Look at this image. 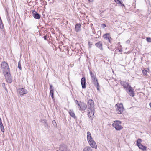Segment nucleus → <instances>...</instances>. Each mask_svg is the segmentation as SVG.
<instances>
[{
	"instance_id": "obj_30",
	"label": "nucleus",
	"mask_w": 151,
	"mask_h": 151,
	"mask_svg": "<svg viewBox=\"0 0 151 151\" xmlns=\"http://www.w3.org/2000/svg\"><path fill=\"white\" fill-rule=\"evenodd\" d=\"M121 4V6L122 7H124V8H125V5L123 4H122V3H121V4Z\"/></svg>"
},
{
	"instance_id": "obj_4",
	"label": "nucleus",
	"mask_w": 151,
	"mask_h": 151,
	"mask_svg": "<svg viewBox=\"0 0 151 151\" xmlns=\"http://www.w3.org/2000/svg\"><path fill=\"white\" fill-rule=\"evenodd\" d=\"M121 121L119 120H116L114 121L112 124V126L116 130H120L123 128V127L121 125Z\"/></svg>"
},
{
	"instance_id": "obj_9",
	"label": "nucleus",
	"mask_w": 151,
	"mask_h": 151,
	"mask_svg": "<svg viewBox=\"0 0 151 151\" xmlns=\"http://www.w3.org/2000/svg\"><path fill=\"white\" fill-rule=\"evenodd\" d=\"M78 106L79 107V109L81 110H84L87 108V105L83 103H81L80 104H78Z\"/></svg>"
},
{
	"instance_id": "obj_3",
	"label": "nucleus",
	"mask_w": 151,
	"mask_h": 151,
	"mask_svg": "<svg viewBox=\"0 0 151 151\" xmlns=\"http://www.w3.org/2000/svg\"><path fill=\"white\" fill-rule=\"evenodd\" d=\"M116 111L118 114H122L125 110V109L122 103L117 104H116Z\"/></svg>"
},
{
	"instance_id": "obj_23",
	"label": "nucleus",
	"mask_w": 151,
	"mask_h": 151,
	"mask_svg": "<svg viewBox=\"0 0 151 151\" xmlns=\"http://www.w3.org/2000/svg\"><path fill=\"white\" fill-rule=\"evenodd\" d=\"M142 142V140L140 139H138L137 141V144L138 146L139 145L141 144V142Z\"/></svg>"
},
{
	"instance_id": "obj_39",
	"label": "nucleus",
	"mask_w": 151,
	"mask_h": 151,
	"mask_svg": "<svg viewBox=\"0 0 151 151\" xmlns=\"http://www.w3.org/2000/svg\"><path fill=\"white\" fill-rule=\"evenodd\" d=\"M108 48L109 49V47H108Z\"/></svg>"
},
{
	"instance_id": "obj_2",
	"label": "nucleus",
	"mask_w": 151,
	"mask_h": 151,
	"mask_svg": "<svg viewBox=\"0 0 151 151\" xmlns=\"http://www.w3.org/2000/svg\"><path fill=\"white\" fill-rule=\"evenodd\" d=\"M120 83L124 88H126L127 91H128L129 92V94L130 96L132 97L134 96L133 89L127 83L122 81Z\"/></svg>"
},
{
	"instance_id": "obj_6",
	"label": "nucleus",
	"mask_w": 151,
	"mask_h": 151,
	"mask_svg": "<svg viewBox=\"0 0 151 151\" xmlns=\"http://www.w3.org/2000/svg\"><path fill=\"white\" fill-rule=\"evenodd\" d=\"M94 109H87V112L88 115L91 119H92L94 117Z\"/></svg>"
},
{
	"instance_id": "obj_14",
	"label": "nucleus",
	"mask_w": 151,
	"mask_h": 151,
	"mask_svg": "<svg viewBox=\"0 0 151 151\" xmlns=\"http://www.w3.org/2000/svg\"><path fill=\"white\" fill-rule=\"evenodd\" d=\"M95 45L100 50H103L102 47V43L101 41H99L95 44Z\"/></svg>"
},
{
	"instance_id": "obj_18",
	"label": "nucleus",
	"mask_w": 151,
	"mask_h": 151,
	"mask_svg": "<svg viewBox=\"0 0 151 151\" xmlns=\"http://www.w3.org/2000/svg\"><path fill=\"white\" fill-rule=\"evenodd\" d=\"M35 13H33V15L34 17L36 19H38L40 18V17L39 14L37 13L35 11Z\"/></svg>"
},
{
	"instance_id": "obj_26",
	"label": "nucleus",
	"mask_w": 151,
	"mask_h": 151,
	"mask_svg": "<svg viewBox=\"0 0 151 151\" xmlns=\"http://www.w3.org/2000/svg\"><path fill=\"white\" fill-rule=\"evenodd\" d=\"M0 129L1 131H2L3 132H4V129L3 125L0 126Z\"/></svg>"
},
{
	"instance_id": "obj_13",
	"label": "nucleus",
	"mask_w": 151,
	"mask_h": 151,
	"mask_svg": "<svg viewBox=\"0 0 151 151\" xmlns=\"http://www.w3.org/2000/svg\"><path fill=\"white\" fill-rule=\"evenodd\" d=\"M60 151H70L67 148L66 146L64 145H60Z\"/></svg>"
},
{
	"instance_id": "obj_17",
	"label": "nucleus",
	"mask_w": 151,
	"mask_h": 151,
	"mask_svg": "<svg viewBox=\"0 0 151 151\" xmlns=\"http://www.w3.org/2000/svg\"><path fill=\"white\" fill-rule=\"evenodd\" d=\"M81 25L79 24H76L75 25V30L76 32L80 31L81 30Z\"/></svg>"
},
{
	"instance_id": "obj_32",
	"label": "nucleus",
	"mask_w": 151,
	"mask_h": 151,
	"mask_svg": "<svg viewBox=\"0 0 151 151\" xmlns=\"http://www.w3.org/2000/svg\"><path fill=\"white\" fill-rule=\"evenodd\" d=\"M47 36H44V39L45 40H47Z\"/></svg>"
},
{
	"instance_id": "obj_5",
	"label": "nucleus",
	"mask_w": 151,
	"mask_h": 151,
	"mask_svg": "<svg viewBox=\"0 0 151 151\" xmlns=\"http://www.w3.org/2000/svg\"><path fill=\"white\" fill-rule=\"evenodd\" d=\"M94 103L93 100L90 99L88 100L87 104V108L88 109H94Z\"/></svg>"
},
{
	"instance_id": "obj_22",
	"label": "nucleus",
	"mask_w": 151,
	"mask_h": 151,
	"mask_svg": "<svg viewBox=\"0 0 151 151\" xmlns=\"http://www.w3.org/2000/svg\"><path fill=\"white\" fill-rule=\"evenodd\" d=\"M90 74L91 75V78L96 77V74L94 72L90 71Z\"/></svg>"
},
{
	"instance_id": "obj_25",
	"label": "nucleus",
	"mask_w": 151,
	"mask_h": 151,
	"mask_svg": "<svg viewBox=\"0 0 151 151\" xmlns=\"http://www.w3.org/2000/svg\"><path fill=\"white\" fill-rule=\"evenodd\" d=\"M147 71L145 70H143L142 71V73L144 75H146L147 74Z\"/></svg>"
},
{
	"instance_id": "obj_16",
	"label": "nucleus",
	"mask_w": 151,
	"mask_h": 151,
	"mask_svg": "<svg viewBox=\"0 0 151 151\" xmlns=\"http://www.w3.org/2000/svg\"><path fill=\"white\" fill-rule=\"evenodd\" d=\"M87 139L88 142L93 140L91 136V134L88 131L87 132Z\"/></svg>"
},
{
	"instance_id": "obj_10",
	"label": "nucleus",
	"mask_w": 151,
	"mask_h": 151,
	"mask_svg": "<svg viewBox=\"0 0 151 151\" xmlns=\"http://www.w3.org/2000/svg\"><path fill=\"white\" fill-rule=\"evenodd\" d=\"M81 83L83 88H85L86 87V78L85 77H83L81 80Z\"/></svg>"
},
{
	"instance_id": "obj_12",
	"label": "nucleus",
	"mask_w": 151,
	"mask_h": 151,
	"mask_svg": "<svg viewBox=\"0 0 151 151\" xmlns=\"http://www.w3.org/2000/svg\"><path fill=\"white\" fill-rule=\"evenodd\" d=\"M89 145L92 148H94L95 149L97 148V145L96 142L93 140L90 141L88 142Z\"/></svg>"
},
{
	"instance_id": "obj_11",
	"label": "nucleus",
	"mask_w": 151,
	"mask_h": 151,
	"mask_svg": "<svg viewBox=\"0 0 151 151\" xmlns=\"http://www.w3.org/2000/svg\"><path fill=\"white\" fill-rule=\"evenodd\" d=\"M19 93L20 94L21 96H22L23 95L26 94L27 93V91L26 90L23 88H19L18 90Z\"/></svg>"
},
{
	"instance_id": "obj_20",
	"label": "nucleus",
	"mask_w": 151,
	"mask_h": 151,
	"mask_svg": "<svg viewBox=\"0 0 151 151\" xmlns=\"http://www.w3.org/2000/svg\"><path fill=\"white\" fill-rule=\"evenodd\" d=\"M138 146L139 149H141L143 151L145 150L147 148L146 146H143L142 144L139 145H138Z\"/></svg>"
},
{
	"instance_id": "obj_19",
	"label": "nucleus",
	"mask_w": 151,
	"mask_h": 151,
	"mask_svg": "<svg viewBox=\"0 0 151 151\" xmlns=\"http://www.w3.org/2000/svg\"><path fill=\"white\" fill-rule=\"evenodd\" d=\"M70 115L72 117L75 118H76V116L74 112L73 111L71 110H70L68 111Z\"/></svg>"
},
{
	"instance_id": "obj_38",
	"label": "nucleus",
	"mask_w": 151,
	"mask_h": 151,
	"mask_svg": "<svg viewBox=\"0 0 151 151\" xmlns=\"http://www.w3.org/2000/svg\"><path fill=\"white\" fill-rule=\"evenodd\" d=\"M149 105H150V107L151 108V102L150 103Z\"/></svg>"
},
{
	"instance_id": "obj_8",
	"label": "nucleus",
	"mask_w": 151,
	"mask_h": 151,
	"mask_svg": "<svg viewBox=\"0 0 151 151\" xmlns=\"http://www.w3.org/2000/svg\"><path fill=\"white\" fill-rule=\"evenodd\" d=\"M103 37L104 39L107 40L110 43L112 40V39L110 37V33H107L104 34Z\"/></svg>"
},
{
	"instance_id": "obj_35",
	"label": "nucleus",
	"mask_w": 151,
	"mask_h": 151,
	"mask_svg": "<svg viewBox=\"0 0 151 151\" xmlns=\"http://www.w3.org/2000/svg\"><path fill=\"white\" fill-rule=\"evenodd\" d=\"M76 102L78 104H78H80V103H78V101L77 100H76Z\"/></svg>"
},
{
	"instance_id": "obj_33",
	"label": "nucleus",
	"mask_w": 151,
	"mask_h": 151,
	"mask_svg": "<svg viewBox=\"0 0 151 151\" xmlns=\"http://www.w3.org/2000/svg\"><path fill=\"white\" fill-rule=\"evenodd\" d=\"M130 40H127V41H126V43H129V42H130Z\"/></svg>"
},
{
	"instance_id": "obj_34",
	"label": "nucleus",
	"mask_w": 151,
	"mask_h": 151,
	"mask_svg": "<svg viewBox=\"0 0 151 151\" xmlns=\"http://www.w3.org/2000/svg\"><path fill=\"white\" fill-rule=\"evenodd\" d=\"M3 124L2 123V121L0 122V126H3Z\"/></svg>"
},
{
	"instance_id": "obj_7",
	"label": "nucleus",
	"mask_w": 151,
	"mask_h": 151,
	"mask_svg": "<svg viewBox=\"0 0 151 151\" xmlns=\"http://www.w3.org/2000/svg\"><path fill=\"white\" fill-rule=\"evenodd\" d=\"M92 82H93L94 85L97 88L98 91H99V85L98 82V80L96 77L92 78H91Z\"/></svg>"
},
{
	"instance_id": "obj_36",
	"label": "nucleus",
	"mask_w": 151,
	"mask_h": 151,
	"mask_svg": "<svg viewBox=\"0 0 151 151\" xmlns=\"http://www.w3.org/2000/svg\"><path fill=\"white\" fill-rule=\"evenodd\" d=\"M88 1H90V2H92L93 1V0H88Z\"/></svg>"
},
{
	"instance_id": "obj_31",
	"label": "nucleus",
	"mask_w": 151,
	"mask_h": 151,
	"mask_svg": "<svg viewBox=\"0 0 151 151\" xmlns=\"http://www.w3.org/2000/svg\"><path fill=\"white\" fill-rule=\"evenodd\" d=\"M116 3H117V4H121V2L119 0H118V1H117V2H116Z\"/></svg>"
},
{
	"instance_id": "obj_27",
	"label": "nucleus",
	"mask_w": 151,
	"mask_h": 151,
	"mask_svg": "<svg viewBox=\"0 0 151 151\" xmlns=\"http://www.w3.org/2000/svg\"><path fill=\"white\" fill-rule=\"evenodd\" d=\"M147 41L148 42H151V38L147 37L146 38Z\"/></svg>"
},
{
	"instance_id": "obj_29",
	"label": "nucleus",
	"mask_w": 151,
	"mask_h": 151,
	"mask_svg": "<svg viewBox=\"0 0 151 151\" xmlns=\"http://www.w3.org/2000/svg\"><path fill=\"white\" fill-rule=\"evenodd\" d=\"M101 25L104 28L106 27V25L104 24H101Z\"/></svg>"
},
{
	"instance_id": "obj_21",
	"label": "nucleus",
	"mask_w": 151,
	"mask_h": 151,
	"mask_svg": "<svg viewBox=\"0 0 151 151\" xmlns=\"http://www.w3.org/2000/svg\"><path fill=\"white\" fill-rule=\"evenodd\" d=\"M83 151H92V149L89 147H86L83 149Z\"/></svg>"
},
{
	"instance_id": "obj_28",
	"label": "nucleus",
	"mask_w": 151,
	"mask_h": 151,
	"mask_svg": "<svg viewBox=\"0 0 151 151\" xmlns=\"http://www.w3.org/2000/svg\"><path fill=\"white\" fill-rule=\"evenodd\" d=\"M88 45H89V47L90 48H91V46L92 45V43L90 41H89L88 42Z\"/></svg>"
},
{
	"instance_id": "obj_24",
	"label": "nucleus",
	"mask_w": 151,
	"mask_h": 151,
	"mask_svg": "<svg viewBox=\"0 0 151 151\" xmlns=\"http://www.w3.org/2000/svg\"><path fill=\"white\" fill-rule=\"evenodd\" d=\"M18 67L19 69L21 70L22 67L20 61L18 63Z\"/></svg>"
},
{
	"instance_id": "obj_37",
	"label": "nucleus",
	"mask_w": 151,
	"mask_h": 151,
	"mask_svg": "<svg viewBox=\"0 0 151 151\" xmlns=\"http://www.w3.org/2000/svg\"><path fill=\"white\" fill-rule=\"evenodd\" d=\"M114 0L115 2L116 3V2H117V1H118V0Z\"/></svg>"
},
{
	"instance_id": "obj_15",
	"label": "nucleus",
	"mask_w": 151,
	"mask_h": 151,
	"mask_svg": "<svg viewBox=\"0 0 151 151\" xmlns=\"http://www.w3.org/2000/svg\"><path fill=\"white\" fill-rule=\"evenodd\" d=\"M50 94L51 95V96L52 98L53 99H54V96H53V86L52 85H50Z\"/></svg>"
},
{
	"instance_id": "obj_1",
	"label": "nucleus",
	"mask_w": 151,
	"mask_h": 151,
	"mask_svg": "<svg viewBox=\"0 0 151 151\" xmlns=\"http://www.w3.org/2000/svg\"><path fill=\"white\" fill-rule=\"evenodd\" d=\"M1 68L3 73L5 76L6 81L8 83H10L12 81V77L10 73L9 69L8 64L5 62H3L1 64Z\"/></svg>"
}]
</instances>
